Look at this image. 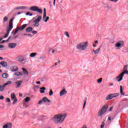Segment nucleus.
Wrapping results in <instances>:
<instances>
[{"label": "nucleus", "instance_id": "1", "mask_svg": "<svg viewBox=\"0 0 128 128\" xmlns=\"http://www.w3.org/2000/svg\"><path fill=\"white\" fill-rule=\"evenodd\" d=\"M66 114H58L55 115L52 118V121L54 122V124H62L64 122L66 118Z\"/></svg>", "mask_w": 128, "mask_h": 128}, {"label": "nucleus", "instance_id": "2", "mask_svg": "<svg viewBox=\"0 0 128 128\" xmlns=\"http://www.w3.org/2000/svg\"><path fill=\"white\" fill-rule=\"evenodd\" d=\"M88 46V42H80L76 45V48L78 50H86Z\"/></svg>", "mask_w": 128, "mask_h": 128}, {"label": "nucleus", "instance_id": "3", "mask_svg": "<svg viewBox=\"0 0 128 128\" xmlns=\"http://www.w3.org/2000/svg\"><path fill=\"white\" fill-rule=\"evenodd\" d=\"M16 62H28V58H25L24 59V57L23 56L20 55L18 56L16 58Z\"/></svg>", "mask_w": 128, "mask_h": 128}, {"label": "nucleus", "instance_id": "4", "mask_svg": "<svg viewBox=\"0 0 128 128\" xmlns=\"http://www.w3.org/2000/svg\"><path fill=\"white\" fill-rule=\"evenodd\" d=\"M120 96V94H118V93L112 94L108 95L106 98V100H112V98H116V96Z\"/></svg>", "mask_w": 128, "mask_h": 128}, {"label": "nucleus", "instance_id": "5", "mask_svg": "<svg viewBox=\"0 0 128 128\" xmlns=\"http://www.w3.org/2000/svg\"><path fill=\"white\" fill-rule=\"evenodd\" d=\"M124 40H120L118 41V42L117 43H116V44H115V48H116L117 50H118V48H120L122 46H124Z\"/></svg>", "mask_w": 128, "mask_h": 128}, {"label": "nucleus", "instance_id": "6", "mask_svg": "<svg viewBox=\"0 0 128 128\" xmlns=\"http://www.w3.org/2000/svg\"><path fill=\"white\" fill-rule=\"evenodd\" d=\"M108 108V104H104L102 108L98 112H106V110Z\"/></svg>", "mask_w": 128, "mask_h": 128}, {"label": "nucleus", "instance_id": "7", "mask_svg": "<svg viewBox=\"0 0 128 128\" xmlns=\"http://www.w3.org/2000/svg\"><path fill=\"white\" fill-rule=\"evenodd\" d=\"M14 18H11L9 21V26L8 30H12V22H14Z\"/></svg>", "mask_w": 128, "mask_h": 128}, {"label": "nucleus", "instance_id": "8", "mask_svg": "<svg viewBox=\"0 0 128 128\" xmlns=\"http://www.w3.org/2000/svg\"><path fill=\"white\" fill-rule=\"evenodd\" d=\"M124 78V75L121 73L119 74L118 76H117L116 77V80H117V82H120L121 80H122V78Z\"/></svg>", "mask_w": 128, "mask_h": 128}, {"label": "nucleus", "instance_id": "9", "mask_svg": "<svg viewBox=\"0 0 128 128\" xmlns=\"http://www.w3.org/2000/svg\"><path fill=\"white\" fill-rule=\"evenodd\" d=\"M2 128H12V124L10 122L6 123L3 126Z\"/></svg>", "mask_w": 128, "mask_h": 128}, {"label": "nucleus", "instance_id": "10", "mask_svg": "<svg viewBox=\"0 0 128 128\" xmlns=\"http://www.w3.org/2000/svg\"><path fill=\"white\" fill-rule=\"evenodd\" d=\"M10 70L12 72H18V68L16 66H10Z\"/></svg>", "mask_w": 128, "mask_h": 128}, {"label": "nucleus", "instance_id": "11", "mask_svg": "<svg viewBox=\"0 0 128 128\" xmlns=\"http://www.w3.org/2000/svg\"><path fill=\"white\" fill-rule=\"evenodd\" d=\"M8 46L10 48H14L16 46V43H10Z\"/></svg>", "mask_w": 128, "mask_h": 128}, {"label": "nucleus", "instance_id": "12", "mask_svg": "<svg viewBox=\"0 0 128 128\" xmlns=\"http://www.w3.org/2000/svg\"><path fill=\"white\" fill-rule=\"evenodd\" d=\"M68 94V92L66 91V89H63L60 92V96H64V94Z\"/></svg>", "mask_w": 128, "mask_h": 128}, {"label": "nucleus", "instance_id": "13", "mask_svg": "<svg viewBox=\"0 0 128 128\" xmlns=\"http://www.w3.org/2000/svg\"><path fill=\"white\" fill-rule=\"evenodd\" d=\"M27 26H28L27 24H23L21 26L18 27V30H20V31L24 30V28H26Z\"/></svg>", "mask_w": 128, "mask_h": 128}, {"label": "nucleus", "instance_id": "14", "mask_svg": "<svg viewBox=\"0 0 128 128\" xmlns=\"http://www.w3.org/2000/svg\"><path fill=\"white\" fill-rule=\"evenodd\" d=\"M50 20L49 16H46V15H43L42 20L44 22H48V20Z\"/></svg>", "mask_w": 128, "mask_h": 128}, {"label": "nucleus", "instance_id": "15", "mask_svg": "<svg viewBox=\"0 0 128 128\" xmlns=\"http://www.w3.org/2000/svg\"><path fill=\"white\" fill-rule=\"evenodd\" d=\"M41 20H42V16H38V18H36L35 20L33 21V22L38 23L40 22Z\"/></svg>", "mask_w": 128, "mask_h": 128}, {"label": "nucleus", "instance_id": "16", "mask_svg": "<svg viewBox=\"0 0 128 128\" xmlns=\"http://www.w3.org/2000/svg\"><path fill=\"white\" fill-rule=\"evenodd\" d=\"M38 8V7L36 6H32L30 8V10H32V12H36Z\"/></svg>", "mask_w": 128, "mask_h": 128}, {"label": "nucleus", "instance_id": "17", "mask_svg": "<svg viewBox=\"0 0 128 128\" xmlns=\"http://www.w3.org/2000/svg\"><path fill=\"white\" fill-rule=\"evenodd\" d=\"M42 100L44 102H50V100H48L46 97H44L42 98Z\"/></svg>", "mask_w": 128, "mask_h": 128}, {"label": "nucleus", "instance_id": "18", "mask_svg": "<svg viewBox=\"0 0 128 128\" xmlns=\"http://www.w3.org/2000/svg\"><path fill=\"white\" fill-rule=\"evenodd\" d=\"M0 64H1V66L4 67L8 66V63L4 61L1 62H0Z\"/></svg>", "mask_w": 128, "mask_h": 128}, {"label": "nucleus", "instance_id": "19", "mask_svg": "<svg viewBox=\"0 0 128 128\" xmlns=\"http://www.w3.org/2000/svg\"><path fill=\"white\" fill-rule=\"evenodd\" d=\"M16 88H20V84H22V80L18 81L16 82Z\"/></svg>", "mask_w": 128, "mask_h": 128}, {"label": "nucleus", "instance_id": "20", "mask_svg": "<svg viewBox=\"0 0 128 128\" xmlns=\"http://www.w3.org/2000/svg\"><path fill=\"white\" fill-rule=\"evenodd\" d=\"M46 90V87L40 88V94L44 93V90Z\"/></svg>", "mask_w": 128, "mask_h": 128}, {"label": "nucleus", "instance_id": "21", "mask_svg": "<svg viewBox=\"0 0 128 128\" xmlns=\"http://www.w3.org/2000/svg\"><path fill=\"white\" fill-rule=\"evenodd\" d=\"M26 32H32V28L28 27L26 28Z\"/></svg>", "mask_w": 128, "mask_h": 128}, {"label": "nucleus", "instance_id": "22", "mask_svg": "<svg viewBox=\"0 0 128 128\" xmlns=\"http://www.w3.org/2000/svg\"><path fill=\"white\" fill-rule=\"evenodd\" d=\"M22 70H23V72L24 74H26V76H28V72L24 68H22Z\"/></svg>", "mask_w": 128, "mask_h": 128}, {"label": "nucleus", "instance_id": "23", "mask_svg": "<svg viewBox=\"0 0 128 128\" xmlns=\"http://www.w3.org/2000/svg\"><path fill=\"white\" fill-rule=\"evenodd\" d=\"M12 30H10L8 29L6 31V34L4 36V38H8V34H10V32Z\"/></svg>", "mask_w": 128, "mask_h": 128}, {"label": "nucleus", "instance_id": "24", "mask_svg": "<svg viewBox=\"0 0 128 128\" xmlns=\"http://www.w3.org/2000/svg\"><path fill=\"white\" fill-rule=\"evenodd\" d=\"M2 77L4 78H8V74H6V73H4L2 74Z\"/></svg>", "mask_w": 128, "mask_h": 128}, {"label": "nucleus", "instance_id": "25", "mask_svg": "<svg viewBox=\"0 0 128 128\" xmlns=\"http://www.w3.org/2000/svg\"><path fill=\"white\" fill-rule=\"evenodd\" d=\"M100 48H98L96 50H94V49H93V52H94L95 54H98V52H100Z\"/></svg>", "mask_w": 128, "mask_h": 128}, {"label": "nucleus", "instance_id": "26", "mask_svg": "<svg viewBox=\"0 0 128 128\" xmlns=\"http://www.w3.org/2000/svg\"><path fill=\"white\" fill-rule=\"evenodd\" d=\"M120 94L122 96H124V93L122 92V86H120Z\"/></svg>", "mask_w": 128, "mask_h": 128}, {"label": "nucleus", "instance_id": "27", "mask_svg": "<svg viewBox=\"0 0 128 128\" xmlns=\"http://www.w3.org/2000/svg\"><path fill=\"white\" fill-rule=\"evenodd\" d=\"M12 84V81H8L6 83L4 84L3 86L6 88V86H8V84Z\"/></svg>", "mask_w": 128, "mask_h": 128}, {"label": "nucleus", "instance_id": "28", "mask_svg": "<svg viewBox=\"0 0 128 128\" xmlns=\"http://www.w3.org/2000/svg\"><path fill=\"white\" fill-rule=\"evenodd\" d=\"M4 88H6L4 86V85L2 86L1 84H0V92H4Z\"/></svg>", "mask_w": 128, "mask_h": 128}, {"label": "nucleus", "instance_id": "29", "mask_svg": "<svg viewBox=\"0 0 128 128\" xmlns=\"http://www.w3.org/2000/svg\"><path fill=\"white\" fill-rule=\"evenodd\" d=\"M38 54L36 52H32L30 54V58H34V56Z\"/></svg>", "mask_w": 128, "mask_h": 128}, {"label": "nucleus", "instance_id": "30", "mask_svg": "<svg viewBox=\"0 0 128 128\" xmlns=\"http://www.w3.org/2000/svg\"><path fill=\"white\" fill-rule=\"evenodd\" d=\"M30 98L28 96L26 98L24 99V101L26 102H30Z\"/></svg>", "mask_w": 128, "mask_h": 128}, {"label": "nucleus", "instance_id": "31", "mask_svg": "<svg viewBox=\"0 0 128 128\" xmlns=\"http://www.w3.org/2000/svg\"><path fill=\"white\" fill-rule=\"evenodd\" d=\"M14 74L16 76H22V73L20 72H16L14 73Z\"/></svg>", "mask_w": 128, "mask_h": 128}, {"label": "nucleus", "instance_id": "32", "mask_svg": "<svg viewBox=\"0 0 128 128\" xmlns=\"http://www.w3.org/2000/svg\"><path fill=\"white\" fill-rule=\"evenodd\" d=\"M36 12L39 14H42V10L41 8H39L38 7L37 8Z\"/></svg>", "mask_w": 128, "mask_h": 128}, {"label": "nucleus", "instance_id": "33", "mask_svg": "<svg viewBox=\"0 0 128 128\" xmlns=\"http://www.w3.org/2000/svg\"><path fill=\"white\" fill-rule=\"evenodd\" d=\"M8 18L7 16H5L4 17V19H3V22H8Z\"/></svg>", "mask_w": 128, "mask_h": 128}, {"label": "nucleus", "instance_id": "34", "mask_svg": "<svg viewBox=\"0 0 128 128\" xmlns=\"http://www.w3.org/2000/svg\"><path fill=\"white\" fill-rule=\"evenodd\" d=\"M16 95L14 94H11V98L13 100H14V98H16Z\"/></svg>", "mask_w": 128, "mask_h": 128}, {"label": "nucleus", "instance_id": "35", "mask_svg": "<svg viewBox=\"0 0 128 128\" xmlns=\"http://www.w3.org/2000/svg\"><path fill=\"white\" fill-rule=\"evenodd\" d=\"M54 94V92L52 91V90H50L49 92V96H52Z\"/></svg>", "mask_w": 128, "mask_h": 128}, {"label": "nucleus", "instance_id": "36", "mask_svg": "<svg viewBox=\"0 0 128 128\" xmlns=\"http://www.w3.org/2000/svg\"><path fill=\"white\" fill-rule=\"evenodd\" d=\"M128 65H125L124 67V68L122 70V72L124 71V70H128Z\"/></svg>", "mask_w": 128, "mask_h": 128}, {"label": "nucleus", "instance_id": "37", "mask_svg": "<svg viewBox=\"0 0 128 128\" xmlns=\"http://www.w3.org/2000/svg\"><path fill=\"white\" fill-rule=\"evenodd\" d=\"M124 74H128V70H125L123 71L122 72V74L123 76H124Z\"/></svg>", "mask_w": 128, "mask_h": 128}, {"label": "nucleus", "instance_id": "38", "mask_svg": "<svg viewBox=\"0 0 128 128\" xmlns=\"http://www.w3.org/2000/svg\"><path fill=\"white\" fill-rule=\"evenodd\" d=\"M102 82V78H100L97 80V82H98V84H100Z\"/></svg>", "mask_w": 128, "mask_h": 128}, {"label": "nucleus", "instance_id": "39", "mask_svg": "<svg viewBox=\"0 0 128 128\" xmlns=\"http://www.w3.org/2000/svg\"><path fill=\"white\" fill-rule=\"evenodd\" d=\"M18 30H18V28H17L16 29L14 32V36H16V34H17L18 32Z\"/></svg>", "mask_w": 128, "mask_h": 128}, {"label": "nucleus", "instance_id": "40", "mask_svg": "<svg viewBox=\"0 0 128 128\" xmlns=\"http://www.w3.org/2000/svg\"><path fill=\"white\" fill-rule=\"evenodd\" d=\"M87 98L86 97V98H85V101H84V106H83V108H84V106H86V100H87Z\"/></svg>", "mask_w": 128, "mask_h": 128}, {"label": "nucleus", "instance_id": "41", "mask_svg": "<svg viewBox=\"0 0 128 128\" xmlns=\"http://www.w3.org/2000/svg\"><path fill=\"white\" fill-rule=\"evenodd\" d=\"M112 120H114V118H112V116H109L108 117V120L109 122H112Z\"/></svg>", "mask_w": 128, "mask_h": 128}, {"label": "nucleus", "instance_id": "42", "mask_svg": "<svg viewBox=\"0 0 128 128\" xmlns=\"http://www.w3.org/2000/svg\"><path fill=\"white\" fill-rule=\"evenodd\" d=\"M14 102L12 103L13 104H16L18 102V99L16 98H15L14 100H13Z\"/></svg>", "mask_w": 128, "mask_h": 128}, {"label": "nucleus", "instance_id": "43", "mask_svg": "<svg viewBox=\"0 0 128 128\" xmlns=\"http://www.w3.org/2000/svg\"><path fill=\"white\" fill-rule=\"evenodd\" d=\"M64 34L66 36H68V38H70V34H68V32H65Z\"/></svg>", "mask_w": 128, "mask_h": 128}, {"label": "nucleus", "instance_id": "44", "mask_svg": "<svg viewBox=\"0 0 128 128\" xmlns=\"http://www.w3.org/2000/svg\"><path fill=\"white\" fill-rule=\"evenodd\" d=\"M104 112H99L98 114V116H103V114H104Z\"/></svg>", "mask_w": 128, "mask_h": 128}, {"label": "nucleus", "instance_id": "45", "mask_svg": "<svg viewBox=\"0 0 128 128\" xmlns=\"http://www.w3.org/2000/svg\"><path fill=\"white\" fill-rule=\"evenodd\" d=\"M112 110H114V107L113 106H111L109 110H108V112H112Z\"/></svg>", "mask_w": 128, "mask_h": 128}, {"label": "nucleus", "instance_id": "46", "mask_svg": "<svg viewBox=\"0 0 128 128\" xmlns=\"http://www.w3.org/2000/svg\"><path fill=\"white\" fill-rule=\"evenodd\" d=\"M24 36H30V38H32V35L31 34H24Z\"/></svg>", "mask_w": 128, "mask_h": 128}, {"label": "nucleus", "instance_id": "47", "mask_svg": "<svg viewBox=\"0 0 128 128\" xmlns=\"http://www.w3.org/2000/svg\"><path fill=\"white\" fill-rule=\"evenodd\" d=\"M26 16H32V13H30V12H28L26 14Z\"/></svg>", "mask_w": 128, "mask_h": 128}, {"label": "nucleus", "instance_id": "48", "mask_svg": "<svg viewBox=\"0 0 128 128\" xmlns=\"http://www.w3.org/2000/svg\"><path fill=\"white\" fill-rule=\"evenodd\" d=\"M104 122H102V124L100 125V128H104Z\"/></svg>", "mask_w": 128, "mask_h": 128}, {"label": "nucleus", "instance_id": "49", "mask_svg": "<svg viewBox=\"0 0 128 128\" xmlns=\"http://www.w3.org/2000/svg\"><path fill=\"white\" fill-rule=\"evenodd\" d=\"M40 26V23L36 22V24H34V26Z\"/></svg>", "mask_w": 128, "mask_h": 128}, {"label": "nucleus", "instance_id": "50", "mask_svg": "<svg viewBox=\"0 0 128 128\" xmlns=\"http://www.w3.org/2000/svg\"><path fill=\"white\" fill-rule=\"evenodd\" d=\"M32 34H38V32L36 30H33L32 31Z\"/></svg>", "mask_w": 128, "mask_h": 128}, {"label": "nucleus", "instance_id": "51", "mask_svg": "<svg viewBox=\"0 0 128 128\" xmlns=\"http://www.w3.org/2000/svg\"><path fill=\"white\" fill-rule=\"evenodd\" d=\"M43 16H46V8H44V12Z\"/></svg>", "mask_w": 128, "mask_h": 128}, {"label": "nucleus", "instance_id": "52", "mask_svg": "<svg viewBox=\"0 0 128 128\" xmlns=\"http://www.w3.org/2000/svg\"><path fill=\"white\" fill-rule=\"evenodd\" d=\"M110 0V2H118V0Z\"/></svg>", "mask_w": 128, "mask_h": 128}, {"label": "nucleus", "instance_id": "53", "mask_svg": "<svg viewBox=\"0 0 128 128\" xmlns=\"http://www.w3.org/2000/svg\"><path fill=\"white\" fill-rule=\"evenodd\" d=\"M6 101L7 102H10V99L9 98H6Z\"/></svg>", "mask_w": 128, "mask_h": 128}, {"label": "nucleus", "instance_id": "54", "mask_svg": "<svg viewBox=\"0 0 128 128\" xmlns=\"http://www.w3.org/2000/svg\"><path fill=\"white\" fill-rule=\"evenodd\" d=\"M4 96H0V100H4Z\"/></svg>", "mask_w": 128, "mask_h": 128}, {"label": "nucleus", "instance_id": "55", "mask_svg": "<svg viewBox=\"0 0 128 128\" xmlns=\"http://www.w3.org/2000/svg\"><path fill=\"white\" fill-rule=\"evenodd\" d=\"M4 48V46L0 44V48Z\"/></svg>", "mask_w": 128, "mask_h": 128}, {"label": "nucleus", "instance_id": "56", "mask_svg": "<svg viewBox=\"0 0 128 128\" xmlns=\"http://www.w3.org/2000/svg\"><path fill=\"white\" fill-rule=\"evenodd\" d=\"M20 8L24 9V8H26V6H20Z\"/></svg>", "mask_w": 128, "mask_h": 128}, {"label": "nucleus", "instance_id": "57", "mask_svg": "<svg viewBox=\"0 0 128 128\" xmlns=\"http://www.w3.org/2000/svg\"><path fill=\"white\" fill-rule=\"evenodd\" d=\"M42 102H43V100H40V101H39V102H38V104H42Z\"/></svg>", "mask_w": 128, "mask_h": 128}, {"label": "nucleus", "instance_id": "58", "mask_svg": "<svg viewBox=\"0 0 128 128\" xmlns=\"http://www.w3.org/2000/svg\"><path fill=\"white\" fill-rule=\"evenodd\" d=\"M56 0H54V2H53V4H54V6H56Z\"/></svg>", "mask_w": 128, "mask_h": 128}, {"label": "nucleus", "instance_id": "59", "mask_svg": "<svg viewBox=\"0 0 128 128\" xmlns=\"http://www.w3.org/2000/svg\"><path fill=\"white\" fill-rule=\"evenodd\" d=\"M36 84H40V82L38 81V82H36Z\"/></svg>", "mask_w": 128, "mask_h": 128}, {"label": "nucleus", "instance_id": "60", "mask_svg": "<svg viewBox=\"0 0 128 128\" xmlns=\"http://www.w3.org/2000/svg\"><path fill=\"white\" fill-rule=\"evenodd\" d=\"M10 40V36H9L8 39L6 40V42H8V40Z\"/></svg>", "mask_w": 128, "mask_h": 128}, {"label": "nucleus", "instance_id": "61", "mask_svg": "<svg viewBox=\"0 0 128 128\" xmlns=\"http://www.w3.org/2000/svg\"><path fill=\"white\" fill-rule=\"evenodd\" d=\"M4 42H6V41L4 40L2 42H0V44H4Z\"/></svg>", "mask_w": 128, "mask_h": 128}, {"label": "nucleus", "instance_id": "62", "mask_svg": "<svg viewBox=\"0 0 128 128\" xmlns=\"http://www.w3.org/2000/svg\"><path fill=\"white\" fill-rule=\"evenodd\" d=\"M94 42H95V44H98V40H95Z\"/></svg>", "mask_w": 128, "mask_h": 128}, {"label": "nucleus", "instance_id": "63", "mask_svg": "<svg viewBox=\"0 0 128 128\" xmlns=\"http://www.w3.org/2000/svg\"><path fill=\"white\" fill-rule=\"evenodd\" d=\"M82 128H87L86 126L84 125Z\"/></svg>", "mask_w": 128, "mask_h": 128}, {"label": "nucleus", "instance_id": "64", "mask_svg": "<svg viewBox=\"0 0 128 128\" xmlns=\"http://www.w3.org/2000/svg\"><path fill=\"white\" fill-rule=\"evenodd\" d=\"M19 96H22V94L21 93H20Z\"/></svg>", "mask_w": 128, "mask_h": 128}]
</instances>
